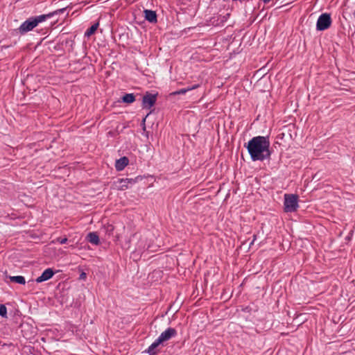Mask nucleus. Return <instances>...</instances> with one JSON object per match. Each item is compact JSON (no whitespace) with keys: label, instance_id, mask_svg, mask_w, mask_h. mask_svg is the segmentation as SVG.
Returning a JSON list of instances; mask_svg holds the SVG:
<instances>
[{"label":"nucleus","instance_id":"423d86ee","mask_svg":"<svg viewBox=\"0 0 355 355\" xmlns=\"http://www.w3.org/2000/svg\"><path fill=\"white\" fill-rule=\"evenodd\" d=\"M164 345L162 343V341L157 338L148 347V348L145 350V352L148 353L149 355H157L158 353L161 351V346Z\"/></svg>","mask_w":355,"mask_h":355},{"label":"nucleus","instance_id":"20e7f679","mask_svg":"<svg viewBox=\"0 0 355 355\" xmlns=\"http://www.w3.org/2000/svg\"><path fill=\"white\" fill-rule=\"evenodd\" d=\"M157 93L152 94L149 92H146L143 96L141 107L143 109L149 110L154 106L157 101Z\"/></svg>","mask_w":355,"mask_h":355},{"label":"nucleus","instance_id":"f8f14e48","mask_svg":"<svg viewBox=\"0 0 355 355\" xmlns=\"http://www.w3.org/2000/svg\"><path fill=\"white\" fill-rule=\"evenodd\" d=\"M129 159L126 157H121L119 159H116L115 163L116 170L118 171H121L124 169V168L128 164Z\"/></svg>","mask_w":355,"mask_h":355},{"label":"nucleus","instance_id":"7ed1b4c3","mask_svg":"<svg viewBox=\"0 0 355 355\" xmlns=\"http://www.w3.org/2000/svg\"><path fill=\"white\" fill-rule=\"evenodd\" d=\"M332 23V19L331 17V15L329 13H322L321 14L317 21L316 23V29L318 31H322L328 29Z\"/></svg>","mask_w":355,"mask_h":355},{"label":"nucleus","instance_id":"1a4fd4ad","mask_svg":"<svg viewBox=\"0 0 355 355\" xmlns=\"http://www.w3.org/2000/svg\"><path fill=\"white\" fill-rule=\"evenodd\" d=\"M144 18L150 23L155 24L157 21V15L155 11L146 9L144 11Z\"/></svg>","mask_w":355,"mask_h":355},{"label":"nucleus","instance_id":"9d476101","mask_svg":"<svg viewBox=\"0 0 355 355\" xmlns=\"http://www.w3.org/2000/svg\"><path fill=\"white\" fill-rule=\"evenodd\" d=\"M54 275V271L51 268L46 269L42 275L36 279V282L40 283L50 279Z\"/></svg>","mask_w":355,"mask_h":355},{"label":"nucleus","instance_id":"ddd939ff","mask_svg":"<svg viewBox=\"0 0 355 355\" xmlns=\"http://www.w3.org/2000/svg\"><path fill=\"white\" fill-rule=\"evenodd\" d=\"M87 241L94 245H98L100 243L99 236L96 232H89L87 236Z\"/></svg>","mask_w":355,"mask_h":355},{"label":"nucleus","instance_id":"6e6552de","mask_svg":"<svg viewBox=\"0 0 355 355\" xmlns=\"http://www.w3.org/2000/svg\"><path fill=\"white\" fill-rule=\"evenodd\" d=\"M64 10H66V8L58 9L55 11L49 12L48 14H44V15H41L39 16L33 17V18L35 19V21L37 25H38L40 23H42L44 21H46L47 19L52 17L55 15L63 13L64 12Z\"/></svg>","mask_w":355,"mask_h":355},{"label":"nucleus","instance_id":"9b49d317","mask_svg":"<svg viewBox=\"0 0 355 355\" xmlns=\"http://www.w3.org/2000/svg\"><path fill=\"white\" fill-rule=\"evenodd\" d=\"M119 189L123 191L128 188L129 184H134L136 182V179L133 178H121L119 180Z\"/></svg>","mask_w":355,"mask_h":355},{"label":"nucleus","instance_id":"4468645a","mask_svg":"<svg viewBox=\"0 0 355 355\" xmlns=\"http://www.w3.org/2000/svg\"><path fill=\"white\" fill-rule=\"evenodd\" d=\"M198 87H199V85H194L193 86H192L191 87L183 88V89H180V90L173 92H172L171 94V95L175 96V95H179V94H184L187 92L191 91V90L194 89H196Z\"/></svg>","mask_w":355,"mask_h":355},{"label":"nucleus","instance_id":"dca6fc26","mask_svg":"<svg viewBox=\"0 0 355 355\" xmlns=\"http://www.w3.org/2000/svg\"><path fill=\"white\" fill-rule=\"evenodd\" d=\"M9 279L11 282L19 284H25L26 280L23 276H10Z\"/></svg>","mask_w":355,"mask_h":355},{"label":"nucleus","instance_id":"f257e3e1","mask_svg":"<svg viewBox=\"0 0 355 355\" xmlns=\"http://www.w3.org/2000/svg\"><path fill=\"white\" fill-rule=\"evenodd\" d=\"M268 137L257 136L252 137L244 146L248 149L252 161L269 159L271 155Z\"/></svg>","mask_w":355,"mask_h":355},{"label":"nucleus","instance_id":"f03ea898","mask_svg":"<svg viewBox=\"0 0 355 355\" xmlns=\"http://www.w3.org/2000/svg\"><path fill=\"white\" fill-rule=\"evenodd\" d=\"M284 206L285 212L296 211L299 207L298 196L296 194H285Z\"/></svg>","mask_w":355,"mask_h":355},{"label":"nucleus","instance_id":"a211bd4d","mask_svg":"<svg viewBox=\"0 0 355 355\" xmlns=\"http://www.w3.org/2000/svg\"><path fill=\"white\" fill-rule=\"evenodd\" d=\"M0 315L3 318H6L7 316V308L4 304H0Z\"/></svg>","mask_w":355,"mask_h":355},{"label":"nucleus","instance_id":"6ab92c4d","mask_svg":"<svg viewBox=\"0 0 355 355\" xmlns=\"http://www.w3.org/2000/svg\"><path fill=\"white\" fill-rule=\"evenodd\" d=\"M56 241L60 243V244L66 243L67 241V238H61L59 237L56 239Z\"/></svg>","mask_w":355,"mask_h":355},{"label":"nucleus","instance_id":"f3484780","mask_svg":"<svg viewBox=\"0 0 355 355\" xmlns=\"http://www.w3.org/2000/svg\"><path fill=\"white\" fill-rule=\"evenodd\" d=\"M98 22L97 23H95L94 24H93L90 28H89L86 32L85 33V36L86 37H89L91 36L92 35H93L96 31L97 30L98 27Z\"/></svg>","mask_w":355,"mask_h":355},{"label":"nucleus","instance_id":"b1692460","mask_svg":"<svg viewBox=\"0 0 355 355\" xmlns=\"http://www.w3.org/2000/svg\"><path fill=\"white\" fill-rule=\"evenodd\" d=\"M148 114H148L146 115V116L144 119V121H146V118L148 116Z\"/></svg>","mask_w":355,"mask_h":355},{"label":"nucleus","instance_id":"0eeeda50","mask_svg":"<svg viewBox=\"0 0 355 355\" xmlns=\"http://www.w3.org/2000/svg\"><path fill=\"white\" fill-rule=\"evenodd\" d=\"M177 331L175 329L172 327L167 328L164 331H163L158 338L162 341L164 344L165 342L169 340L172 338L176 336Z\"/></svg>","mask_w":355,"mask_h":355},{"label":"nucleus","instance_id":"aec40b11","mask_svg":"<svg viewBox=\"0 0 355 355\" xmlns=\"http://www.w3.org/2000/svg\"><path fill=\"white\" fill-rule=\"evenodd\" d=\"M87 277V275L85 272H82L80 275L79 279L82 280H85Z\"/></svg>","mask_w":355,"mask_h":355},{"label":"nucleus","instance_id":"2eb2a0df","mask_svg":"<svg viewBox=\"0 0 355 355\" xmlns=\"http://www.w3.org/2000/svg\"><path fill=\"white\" fill-rule=\"evenodd\" d=\"M121 101L125 103H132L135 101V96L134 94H125L122 96Z\"/></svg>","mask_w":355,"mask_h":355},{"label":"nucleus","instance_id":"5701e85b","mask_svg":"<svg viewBox=\"0 0 355 355\" xmlns=\"http://www.w3.org/2000/svg\"><path fill=\"white\" fill-rule=\"evenodd\" d=\"M353 16L355 18V10L353 12Z\"/></svg>","mask_w":355,"mask_h":355},{"label":"nucleus","instance_id":"4be33fe9","mask_svg":"<svg viewBox=\"0 0 355 355\" xmlns=\"http://www.w3.org/2000/svg\"><path fill=\"white\" fill-rule=\"evenodd\" d=\"M113 229H114V228H113V227H112V225H110V226H109V227H107V231L111 232V231H112V230H113Z\"/></svg>","mask_w":355,"mask_h":355},{"label":"nucleus","instance_id":"39448f33","mask_svg":"<svg viewBox=\"0 0 355 355\" xmlns=\"http://www.w3.org/2000/svg\"><path fill=\"white\" fill-rule=\"evenodd\" d=\"M37 25L33 17L28 18L24 22H23L19 28V32L23 35L28 31H32Z\"/></svg>","mask_w":355,"mask_h":355},{"label":"nucleus","instance_id":"412c9836","mask_svg":"<svg viewBox=\"0 0 355 355\" xmlns=\"http://www.w3.org/2000/svg\"><path fill=\"white\" fill-rule=\"evenodd\" d=\"M257 239V235L256 234H254L253 235V240L252 241V242L250 243V246H251L252 245H253L254 242L255 241V240Z\"/></svg>","mask_w":355,"mask_h":355}]
</instances>
